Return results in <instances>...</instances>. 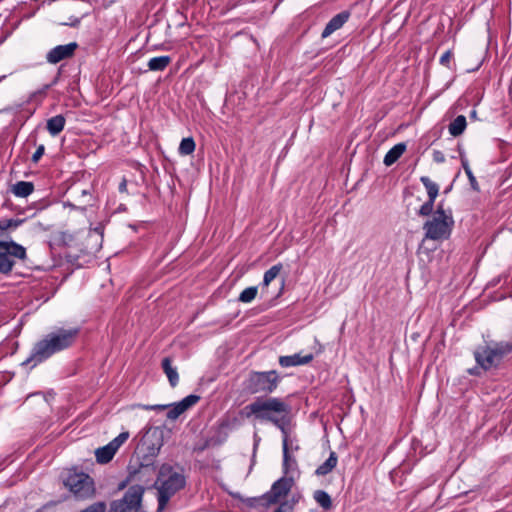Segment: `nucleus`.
<instances>
[{"label":"nucleus","mask_w":512,"mask_h":512,"mask_svg":"<svg viewBox=\"0 0 512 512\" xmlns=\"http://www.w3.org/2000/svg\"><path fill=\"white\" fill-rule=\"evenodd\" d=\"M80 331V327H71L68 329L57 328L55 331L48 333L43 339L34 344L29 357L22 364L31 363L33 368L55 353L70 348L76 342Z\"/></svg>","instance_id":"obj_1"},{"label":"nucleus","mask_w":512,"mask_h":512,"mask_svg":"<svg viewBox=\"0 0 512 512\" xmlns=\"http://www.w3.org/2000/svg\"><path fill=\"white\" fill-rule=\"evenodd\" d=\"M184 468L179 465L163 463L158 470L154 487L157 489L158 506L155 512H163L170 499L186 486Z\"/></svg>","instance_id":"obj_2"},{"label":"nucleus","mask_w":512,"mask_h":512,"mask_svg":"<svg viewBox=\"0 0 512 512\" xmlns=\"http://www.w3.org/2000/svg\"><path fill=\"white\" fill-rule=\"evenodd\" d=\"M291 406L280 397H260L259 422L273 424L282 435L290 434Z\"/></svg>","instance_id":"obj_3"},{"label":"nucleus","mask_w":512,"mask_h":512,"mask_svg":"<svg viewBox=\"0 0 512 512\" xmlns=\"http://www.w3.org/2000/svg\"><path fill=\"white\" fill-rule=\"evenodd\" d=\"M512 354V336L507 340L491 341L486 345L478 346L473 356L476 363L485 368L499 370L505 366Z\"/></svg>","instance_id":"obj_4"},{"label":"nucleus","mask_w":512,"mask_h":512,"mask_svg":"<svg viewBox=\"0 0 512 512\" xmlns=\"http://www.w3.org/2000/svg\"><path fill=\"white\" fill-rule=\"evenodd\" d=\"M454 218L451 209L445 210L444 202L440 201L431 219L423 224L425 239L434 241L448 240L454 228Z\"/></svg>","instance_id":"obj_5"},{"label":"nucleus","mask_w":512,"mask_h":512,"mask_svg":"<svg viewBox=\"0 0 512 512\" xmlns=\"http://www.w3.org/2000/svg\"><path fill=\"white\" fill-rule=\"evenodd\" d=\"M282 378L276 370L250 371L242 383L245 393L268 397L279 386Z\"/></svg>","instance_id":"obj_6"},{"label":"nucleus","mask_w":512,"mask_h":512,"mask_svg":"<svg viewBox=\"0 0 512 512\" xmlns=\"http://www.w3.org/2000/svg\"><path fill=\"white\" fill-rule=\"evenodd\" d=\"M145 487L141 484L131 485L121 499L110 503L108 512H146L142 509Z\"/></svg>","instance_id":"obj_7"},{"label":"nucleus","mask_w":512,"mask_h":512,"mask_svg":"<svg viewBox=\"0 0 512 512\" xmlns=\"http://www.w3.org/2000/svg\"><path fill=\"white\" fill-rule=\"evenodd\" d=\"M15 259L26 260V248L13 241L1 240L0 241V273L8 275L12 272L15 265Z\"/></svg>","instance_id":"obj_8"},{"label":"nucleus","mask_w":512,"mask_h":512,"mask_svg":"<svg viewBox=\"0 0 512 512\" xmlns=\"http://www.w3.org/2000/svg\"><path fill=\"white\" fill-rule=\"evenodd\" d=\"M63 484L78 499H87L95 494L94 481L84 472L69 473Z\"/></svg>","instance_id":"obj_9"},{"label":"nucleus","mask_w":512,"mask_h":512,"mask_svg":"<svg viewBox=\"0 0 512 512\" xmlns=\"http://www.w3.org/2000/svg\"><path fill=\"white\" fill-rule=\"evenodd\" d=\"M163 444V430L160 427H149L142 436L136 451L150 456H158Z\"/></svg>","instance_id":"obj_10"},{"label":"nucleus","mask_w":512,"mask_h":512,"mask_svg":"<svg viewBox=\"0 0 512 512\" xmlns=\"http://www.w3.org/2000/svg\"><path fill=\"white\" fill-rule=\"evenodd\" d=\"M294 485V479L292 477H281L276 480L269 491L266 492V496L268 497V502L273 504H277L283 497H286L292 487Z\"/></svg>","instance_id":"obj_11"},{"label":"nucleus","mask_w":512,"mask_h":512,"mask_svg":"<svg viewBox=\"0 0 512 512\" xmlns=\"http://www.w3.org/2000/svg\"><path fill=\"white\" fill-rule=\"evenodd\" d=\"M77 48V42H70L65 45H58L52 48L47 53L46 60L50 64H57L62 60L73 57Z\"/></svg>","instance_id":"obj_12"},{"label":"nucleus","mask_w":512,"mask_h":512,"mask_svg":"<svg viewBox=\"0 0 512 512\" xmlns=\"http://www.w3.org/2000/svg\"><path fill=\"white\" fill-rule=\"evenodd\" d=\"M157 456H150L148 454L135 450V457H133L127 469H131L132 474H136L142 470H156L155 461Z\"/></svg>","instance_id":"obj_13"},{"label":"nucleus","mask_w":512,"mask_h":512,"mask_svg":"<svg viewBox=\"0 0 512 512\" xmlns=\"http://www.w3.org/2000/svg\"><path fill=\"white\" fill-rule=\"evenodd\" d=\"M351 16V12L349 10H343L340 13L333 16L329 22L326 24L324 30L321 33V38L325 39L333 34L335 31L339 30L344 26V24L349 20Z\"/></svg>","instance_id":"obj_14"},{"label":"nucleus","mask_w":512,"mask_h":512,"mask_svg":"<svg viewBox=\"0 0 512 512\" xmlns=\"http://www.w3.org/2000/svg\"><path fill=\"white\" fill-rule=\"evenodd\" d=\"M231 427V421L228 418L221 419L217 423V426L215 427V435L205 443L203 447L200 448V450H204L209 446V443H212L213 445H221L224 443L228 438V430Z\"/></svg>","instance_id":"obj_15"},{"label":"nucleus","mask_w":512,"mask_h":512,"mask_svg":"<svg viewBox=\"0 0 512 512\" xmlns=\"http://www.w3.org/2000/svg\"><path fill=\"white\" fill-rule=\"evenodd\" d=\"M314 359V355L312 353L306 354L302 356L300 353H296L293 355H286L279 357V364L281 367H294L299 365H305L310 363Z\"/></svg>","instance_id":"obj_16"},{"label":"nucleus","mask_w":512,"mask_h":512,"mask_svg":"<svg viewBox=\"0 0 512 512\" xmlns=\"http://www.w3.org/2000/svg\"><path fill=\"white\" fill-rule=\"evenodd\" d=\"M161 368L166 374L171 387H176L179 383V374L177 368L172 366V359L170 357H164L161 361Z\"/></svg>","instance_id":"obj_17"},{"label":"nucleus","mask_w":512,"mask_h":512,"mask_svg":"<svg viewBox=\"0 0 512 512\" xmlns=\"http://www.w3.org/2000/svg\"><path fill=\"white\" fill-rule=\"evenodd\" d=\"M65 124V117L62 114H58L47 120L46 128L51 136H57L64 130Z\"/></svg>","instance_id":"obj_18"},{"label":"nucleus","mask_w":512,"mask_h":512,"mask_svg":"<svg viewBox=\"0 0 512 512\" xmlns=\"http://www.w3.org/2000/svg\"><path fill=\"white\" fill-rule=\"evenodd\" d=\"M406 144L404 142L394 145L384 156L383 163L386 166H391L403 155L406 151Z\"/></svg>","instance_id":"obj_19"},{"label":"nucleus","mask_w":512,"mask_h":512,"mask_svg":"<svg viewBox=\"0 0 512 512\" xmlns=\"http://www.w3.org/2000/svg\"><path fill=\"white\" fill-rule=\"evenodd\" d=\"M116 452L117 451L114 449V447L110 443H108L105 446L97 448L95 451V457H96L97 463H99V464L109 463L113 459Z\"/></svg>","instance_id":"obj_20"},{"label":"nucleus","mask_w":512,"mask_h":512,"mask_svg":"<svg viewBox=\"0 0 512 512\" xmlns=\"http://www.w3.org/2000/svg\"><path fill=\"white\" fill-rule=\"evenodd\" d=\"M289 435H282V449H283V472L287 474L291 469L292 465H296V460L289 453Z\"/></svg>","instance_id":"obj_21"},{"label":"nucleus","mask_w":512,"mask_h":512,"mask_svg":"<svg viewBox=\"0 0 512 512\" xmlns=\"http://www.w3.org/2000/svg\"><path fill=\"white\" fill-rule=\"evenodd\" d=\"M337 462L338 456L336 452L331 451L327 460L315 470V474L317 476H325L329 474L336 467Z\"/></svg>","instance_id":"obj_22"},{"label":"nucleus","mask_w":512,"mask_h":512,"mask_svg":"<svg viewBox=\"0 0 512 512\" xmlns=\"http://www.w3.org/2000/svg\"><path fill=\"white\" fill-rule=\"evenodd\" d=\"M172 58L169 55L157 56L151 58L148 63V69L150 71H163L171 63Z\"/></svg>","instance_id":"obj_23"},{"label":"nucleus","mask_w":512,"mask_h":512,"mask_svg":"<svg viewBox=\"0 0 512 512\" xmlns=\"http://www.w3.org/2000/svg\"><path fill=\"white\" fill-rule=\"evenodd\" d=\"M467 127L466 117L464 115H458L448 126V130L451 136L458 137L462 135Z\"/></svg>","instance_id":"obj_24"},{"label":"nucleus","mask_w":512,"mask_h":512,"mask_svg":"<svg viewBox=\"0 0 512 512\" xmlns=\"http://www.w3.org/2000/svg\"><path fill=\"white\" fill-rule=\"evenodd\" d=\"M283 269L282 263H277L270 267L263 276V280L260 283V287L262 292H264L265 289L268 288L269 284L280 274L281 270Z\"/></svg>","instance_id":"obj_25"},{"label":"nucleus","mask_w":512,"mask_h":512,"mask_svg":"<svg viewBox=\"0 0 512 512\" xmlns=\"http://www.w3.org/2000/svg\"><path fill=\"white\" fill-rule=\"evenodd\" d=\"M34 191V184L29 181H18L12 187V192L17 197H28Z\"/></svg>","instance_id":"obj_26"},{"label":"nucleus","mask_w":512,"mask_h":512,"mask_svg":"<svg viewBox=\"0 0 512 512\" xmlns=\"http://www.w3.org/2000/svg\"><path fill=\"white\" fill-rule=\"evenodd\" d=\"M420 181L426 188L428 199L436 201L439 194V185L433 182L428 176H421Z\"/></svg>","instance_id":"obj_27"},{"label":"nucleus","mask_w":512,"mask_h":512,"mask_svg":"<svg viewBox=\"0 0 512 512\" xmlns=\"http://www.w3.org/2000/svg\"><path fill=\"white\" fill-rule=\"evenodd\" d=\"M259 413H260V397H257L253 402L246 405L241 414L246 418L254 417L255 420L259 421Z\"/></svg>","instance_id":"obj_28"},{"label":"nucleus","mask_w":512,"mask_h":512,"mask_svg":"<svg viewBox=\"0 0 512 512\" xmlns=\"http://www.w3.org/2000/svg\"><path fill=\"white\" fill-rule=\"evenodd\" d=\"M313 498L324 510H330L333 506L331 496L324 490H316Z\"/></svg>","instance_id":"obj_29"},{"label":"nucleus","mask_w":512,"mask_h":512,"mask_svg":"<svg viewBox=\"0 0 512 512\" xmlns=\"http://www.w3.org/2000/svg\"><path fill=\"white\" fill-rule=\"evenodd\" d=\"M196 143L192 137L183 138L180 142L178 153L182 156L190 155L195 151Z\"/></svg>","instance_id":"obj_30"},{"label":"nucleus","mask_w":512,"mask_h":512,"mask_svg":"<svg viewBox=\"0 0 512 512\" xmlns=\"http://www.w3.org/2000/svg\"><path fill=\"white\" fill-rule=\"evenodd\" d=\"M258 294V286H250L244 289L238 296V301L242 303L252 302Z\"/></svg>","instance_id":"obj_31"},{"label":"nucleus","mask_w":512,"mask_h":512,"mask_svg":"<svg viewBox=\"0 0 512 512\" xmlns=\"http://www.w3.org/2000/svg\"><path fill=\"white\" fill-rule=\"evenodd\" d=\"M246 504L251 508H267L271 505V503L268 502V497L266 496V493L259 497L248 498Z\"/></svg>","instance_id":"obj_32"},{"label":"nucleus","mask_w":512,"mask_h":512,"mask_svg":"<svg viewBox=\"0 0 512 512\" xmlns=\"http://www.w3.org/2000/svg\"><path fill=\"white\" fill-rule=\"evenodd\" d=\"M26 221V218L0 219V230L16 229Z\"/></svg>","instance_id":"obj_33"},{"label":"nucleus","mask_w":512,"mask_h":512,"mask_svg":"<svg viewBox=\"0 0 512 512\" xmlns=\"http://www.w3.org/2000/svg\"><path fill=\"white\" fill-rule=\"evenodd\" d=\"M168 412L166 417L169 420H176L181 414H183L185 411L183 407L179 404V402L168 404Z\"/></svg>","instance_id":"obj_34"},{"label":"nucleus","mask_w":512,"mask_h":512,"mask_svg":"<svg viewBox=\"0 0 512 512\" xmlns=\"http://www.w3.org/2000/svg\"><path fill=\"white\" fill-rule=\"evenodd\" d=\"M435 201L427 199L417 211L418 216L426 217L434 213Z\"/></svg>","instance_id":"obj_35"},{"label":"nucleus","mask_w":512,"mask_h":512,"mask_svg":"<svg viewBox=\"0 0 512 512\" xmlns=\"http://www.w3.org/2000/svg\"><path fill=\"white\" fill-rule=\"evenodd\" d=\"M200 399L201 397L199 395L190 394L179 401V404L183 407L184 411H187L189 408L197 404Z\"/></svg>","instance_id":"obj_36"},{"label":"nucleus","mask_w":512,"mask_h":512,"mask_svg":"<svg viewBox=\"0 0 512 512\" xmlns=\"http://www.w3.org/2000/svg\"><path fill=\"white\" fill-rule=\"evenodd\" d=\"M51 88V85H44L42 88L34 91L29 96V101H36L38 100L41 102L47 95V91Z\"/></svg>","instance_id":"obj_37"},{"label":"nucleus","mask_w":512,"mask_h":512,"mask_svg":"<svg viewBox=\"0 0 512 512\" xmlns=\"http://www.w3.org/2000/svg\"><path fill=\"white\" fill-rule=\"evenodd\" d=\"M156 470H144L143 471L141 470L140 472L136 473L135 474V481H139V482H144V483H148L152 476L154 475Z\"/></svg>","instance_id":"obj_38"},{"label":"nucleus","mask_w":512,"mask_h":512,"mask_svg":"<svg viewBox=\"0 0 512 512\" xmlns=\"http://www.w3.org/2000/svg\"><path fill=\"white\" fill-rule=\"evenodd\" d=\"M129 438V432H121L117 437H115L112 441L109 443L114 447V449L117 451L120 446Z\"/></svg>","instance_id":"obj_39"},{"label":"nucleus","mask_w":512,"mask_h":512,"mask_svg":"<svg viewBox=\"0 0 512 512\" xmlns=\"http://www.w3.org/2000/svg\"><path fill=\"white\" fill-rule=\"evenodd\" d=\"M493 371L492 368H485L480 363H476V366L469 368L467 373L471 376L480 377L482 372Z\"/></svg>","instance_id":"obj_40"},{"label":"nucleus","mask_w":512,"mask_h":512,"mask_svg":"<svg viewBox=\"0 0 512 512\" xmlns=\"http://www.w3.org/2000/svg\"><path fill=\"white\" fill-rule=\"evenodd\" d=\"M45 153V146L43 144H40L37 148H36V151L33 153L32 157H31V161L36 164L39 162V160L41 159V157L44 155Z\"/></svg>","instance_id":"obj_41"},{"label":"nucleus","mask_w":512,"mask_h":512,"mask_svg":"<svg viewBox=\"0 0 512 512\" xmlns=\"http://www.w3.org/2000/svg\"><path fill=\"white\" fill-rule=\"evenodd\" d=\"M451 57H452V52L451 50H447L441 57H440V64L447 67V68H451L450 67V63H451Z\"/></svg>","instance_id":"obj_42"},{"label":"nucleus","mask_w":512,"mask_h":512,"mask_svg":"<svg viewBox=\"0 0 512 512\" xmlns=\"http://www.w3.org/2000/svg\"><path fill=\"white\" fill-rule=\"evenodd\" d=\"M128 470V476L126 477L125 480L121 481L119 484H118V489L119 490H123L124 488L127 487V485L132 482V481H135V474H132L131 473V469H127Z\"/></svg>","instance_id":"obj_43"},{"label":"nucleus","mask_w":512,"mask_h":512,"mask_svg":"<svg viewBox=\"0 0 512 512\" xmlns=\"http://www.w3.org/2000/svg\"><path fill=\"white\" fill-rule=\"evenodd\" d=\"M466 175L468 177L471 189L473 191H475V192H479L480 191V187H479V184H478V182L476 180V177L474 176L473 172H470V173H468Z\"/></svg>","instance_id":"obj_44"},{"label":"nucleus","mask_w":512,"mask_h":512,"mask_svg":"<svg viewBox=\"0 0 512 512\" xmlns=\"http://www.w3.org/2000/svg\"><path fill=\"white\" fill-rule=\"evenodd\" d=\"M459 151H460V160H461V165L465 171V174H468L470 172H472L470 166H469V162H468V159L466 158L465 154L461 151V149L459 148Z\"/></svg>","instance_id":"obj_45"},{"label":"nucleus","mask_w":512,"mask_h":512,"mask_svg":"<svg viewBox=\"0 0 512 512\" xmlns=\"http://www.w3.org/2000/svg\"><path fill=\"white\" fill-rule=\"evenodd\" d=\"M300 499V493H293L291 497L287 500H284V502L290 504L291 508L294 509L295 505L299 502Z\"/></svg>","instance_id":"obj_46"},{"label":"nucleus","mask_w":512,"mask_h":512,"mask_svg":"<svg viewBox=\"0 0 512 512\" xmlns=\"http://www.w3.org/2000/svg\"><path fill=\"white\" fill-rule=\"evenodd\" d=\"M278 507L274 510V512H293L294 509L291 508L290 504L281 501L278 503Z\"/></svg>","instance_id":"obj_47"},{"label":"nucleus","mask_w":512,"mask_h":512,"mask_svg":"<svg viewBox=\"0 0 512 512\" xmlns=\"http://www.w3.org/2000/svg\"><path fill=\"white\" fill-rule=\"evenodd\" d=\"M143 408L146 410H166L169 408V405L168 404L144 405Z\"/></svg>","instance_id":"obj_48"},{"label":"nucleus","mask_w":512,"mask_h":512,"mask_svg":"<svg viewBox=\"0 0 512 512\" xmlns=\"http://www.w3.org/2000/svg\"><path fill=\"white\" fill-rule=\"evenodd\" d=\"M433 160L436 163H443V162H445V156H444V154L441 151L434 150L433 151Z\"/></svg>","instance_id":"obj_49"},{"label":"nucleus","mask_w":512,"mask_h":512,"mask_svg":"<svg viewBox=\"0 0 512 512\" xmlns=\"http://www.w3.org/2000/svg\"><path fill=\"white\" fill-rule=\"evenodd\" d=\"M80 196H81L82 198H88L86 201H83V204H84V205H86V206H87V205H91V204H90V201H91V199H92V195H91V193H90V191H89V190H87V189H83V190L81 191Z\"/></svg>","instance_id":"obj_50"},{"label":"nucleus","mask_w":512,"mask_h":512,"mask_svg":"<svg viewBox=\"0 0 512 512\" xmlns=\"http://www.w3.org/2000/svg\"><path fill=\"white\" fill-rule=\"evenodd\" d=\"M64 206L70 207V208L75 209V210H80L81 212H85L87 210L86 205L83 204V205L77 206V205H75L74 203H72L70 201L65 202Z\"/></svg>","instance_id":"obj_51"},{"label":"nucleus","mask_w":512,"mask_h":512,"mask_svg":"<svg viewBox=\"0 0 512 512\" xmlns=\"http://www.w3.org/2000/svg\"><path fill=\"white\" fill-rule=\"evenodd\" d=\"M118 190L120 193L127 192V180L126 178H123L122 181L119 184Z\"/></svg>","instance_id":"obj_52"},{"label":"nucleus","mask_w":512,"mask_h":512,"mask_svg":"<svg viewBox=\"0 0 512 512\" xmlns=\"http://www.w3.org/2000/svg\"><path fill=\"white\" fill-rule=\"evenodd\" d=\"M502 280V276H498V277H495L493 278L490 282H489V286L490 287H495L497 286Z\"/></svg>","instance_id":"obj_53"},{"label":"nucleus","mask_w":512,"mask_h":512,"mask_svg":"<svg viewBox=\"0 0 512 512\" xmlns=\"http://www.w3.org/2000/svg\"><path fill=\"white\" fill-rule=\"evenodd\" d=\"M60 73H61V71L59 70L57 75L53 78V80L48 85H51V87L55 86L59 81Z\"/></svg>","instance_id":"obj_54"},{"label":"nucleus","mask_w":512,"mask_h":512,"mask_svg":"<svg viewBox=\"0 0 512 512\" xmlns=\"http://www.w3.org/2000/svg\"><path fill=\"white\" fill-rule=\"evenodd\" d=\"M80 24V19L79 18H74L73 20H71L70 23H68L69 26L71 27H78Z\"/></svg>","instance_id":"obj_55"},{"label":"nucleus","mask_w":512,"mask_h":512,"mask_svg":"<svg viewBox=\"0 0 512 512\" xmlns=\"http://www.w3.org/2000/svg\"><path fill=\"white\" fill-rule=\"evenodd\" d=\"M94 231L102 237V236H103L104 228H103V226H102V225H99V226H97V227L94 229Z\"/></svg>","instance_id":"obj_56"},{"label":"nucleus","mask_w":512,"mask_h":512,"mask_svg":"<svg viewBox=\"0 0 512 512\" xmlns=\"http://www.w3.org/2000/svg\"><path fill=\"white\" fill-rule=\"evenodd\" d=\"M470 118L471 119H477V111L475 109H473L471 112H470Z\"/></svg>","instance_id":"obj_57"},{"label":"nucleus","mask_w":512,"mask_h":512,"mask_svg":"<svg viewBox=\"0 0 512 512\" xmlns=\"http://www.w3.org/2000/svg\"><path fill=\"white\" fill-rule=\"evenodd\" d=\"M154 49L167 50L168 48L164 44H161L154 46Z\"/></svg>","instance_id":"obj_58"},{"label":"nucleus","mask_w":512,"mask_h":512,"mask_svg":"<svg viewBox=\"0 0 512 512\" xmlns=\"http://www.w3.org/2000/svg\"><path fill=\"white\" fill-rule=\"evenodd\" d=\"M284 287H285V278H282V280H281V287H280L279 294H281V293H282V291L284 290Z\"/></svg>","instance_id":"obj_59"},{"label":"nucleus","mask_w":512,"mask_h":512,"mask_svg":"<svg viewBox=\"0 0 512 512\" xmlns=\"http://www.w3.org/2000/svg\"><path fill=\"white\" fill-rule=\"evenodd\" d=\"M451 189H452V184H451L450 186H448V187L443 191V193H444V194H448V193L451 191Z\"/></svg>","instance_id":"obj_60"},{"label":"nucleus","mask_w":512,"mask_h":512,"mask_svg":"<svg viewBox=\"0 0 512 512\" xmlns=\"http://www.w3.org/2000/svg\"><path fill=\"white\" fill-rule=\"evenodd\" d=\"M256 448H257V444L254 445V452H253V457H252V463L254 462V458L256 457Z\"/></svg>","instance_id":"obj_61"},{"label":"nucleus","mask_w":512,"mask_h":512,"mask_svg":"<svg viewBox=\"0 0 512 512\" xmlns=\"http://www.w3.org/2000/svg\"><path fill=\"white\" fill-rule=\"evenodd\" d=\"M480 65H481V64H479V65H478V66H476L475 68L471 69V71H476V70H478V69H479V67H480ZM468 71L470 72V70H468Z\"/></svg>","instance_id":"obj_62"},{"label":"nucleus","mask_w":512,"mask_h":512,"mask_svg":"<svg viewBox=\"0 0 512 512\" xmlns=\"http://www.w3.org/2000/svg\"><path fill=\"white\" fill-rule=\"evenodd\" d=\"M292 449L297 451L299 449V446L296 445V446L292 447Z\"/></svg>","instance_id":"obj_63"},{"label":"nucleus","mask_w":512,"mask_h":512,"mask_svg":"<svg viewBox=\"0 0 512 512\" xmlns=\"http://www.w3.org/2000/svg\"><path fill=\"white\" fill-rule=\"evenodd\" d=\"M3 78H5V76L0 77V81H1Z\"/></svg>","instance_id":"obj_64"}]
</instances>
